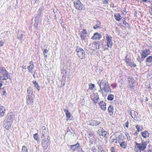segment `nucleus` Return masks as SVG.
I'll return each instance as SVG.
<instances>
[{
    "label": "nucleus",
    "instance_id": "obj_32",
    "mask_svg": "<svg viewBox=\"0 0 152 152\" xmlns=\"http://www.w3.org/2000/svg\"><path fill=\"white\" fill-rule=\"evenodd\" d=\"M120 144V146L123 148H126L127 146V142L125 141H123Z\"/></svg>",
    "mask_w": 152,
    "mask_h": 152
},
{
    "label": "nucleus",
    "instance_id": "obj_60",
    "mask_svg": "<svg viewBox=\"0 0 152 152\" xmlns=\"http://www.w3.org/2000/svg\"><path fill=\"white\" fill-rule=\"evenodd\" d=\"M148 88H150V85L149 84V86H148Z\"/></svg>",
    "mask_w": 152,
    "mask_h": 152
},
{
    "label": "nucleus",
    "instance_id": "obj_45",
    "mask_svg": "<svg viewBox=\"0 0 152 152\" xmlns=\"http://www.w3.org/2000/svg\"><path fill=\"white\" fill-rule=\"evenodd\" d=\"M110 151L111 152H115V147H112L111 148Z\"/></svg>",
    "mask_w": 152,
    "mask_h": 152
},
{
    "label": "nucleus",
    "instance_id": "obj_34",
    "mask_svg": "<svg viewBox=\"0 0 152 152\" xmlns=\"http://www.w3.org/2000/svg\"><path fill=\"white\" fill-rule=\"evenodd\" d=\"M114 98V96L112 94H109L107 96V99L110 101H112Z\"/></svg>",
    "mask_w": 152,
    "mask_h": 152
},
{
    "label": "nucleus",
    "instance_id": "obj_16",
    "mask_svg": "<svg viewBox=\"0 0 152 152\" xmlns=\"http://www.w3.org/2000/svg\"><path fill=\"white\" fill-rule=\"evenodd\" d=\"M98 105L101 109L103 111H105L106 110V103L103 101H101L99 102H98Z\"/></svg>",
    "mask_w": 152,
    "mask_h": 152
},
{
    "label": "nucleus",
    "instance_id": "obj_39",
    "mask_svg": "<svg viewBox=\"0 0 152 152\" xmlns=\"http://www.w3.org/2000/svg\"><path fill=\"white\" fill-rule=\"evenodd\" d=\"M123 24H124L123 26L125 28L128 27L129 26V24L127 23L125 20H124L123 21Z\"/></svg>",
    "mask_w": 152,
    "mask_h": 152
},
{
    "label": "nucleus",
    "instance_id": "obj_53",
    "mask_svg": "<svg viewBox=\"0 0 152 152\" xmlns=\"http://www.w3.org/2000/svg\"><path fill=\"white\" fill-rule=\"evenodd\" d=\"M1 80H0V88H1L3 85V82Z\"/></svg>",
    "mask_w": 152,
    "mask_h": 152
},
{
    "label": "nucleus",
    "instance_id": "obj_26",
    "mask_svg": "<svg viewBox=\"0 0 152 152\" xmlns=\"http://www.w3.org/2000/svg\"><path fill=\"white\" fill-rule=\"evenodd\" d=\"M49 140H44L42 142V145L44 149L47 148L49 144Z\"/></svg>",
    "mask_w": 152,
    "mask_h": 152
},
{
    "label": "nucleus",
    "instance_id": "obj_63",
    "mask_svg": "<svg viewBox=\"0 0 152 152\" xmlns=\"http://www.w3.org/2000/svg\"><path fill=\"white\" fill-rule=\"evenodd\" d=\"M151 11H152V7L151 8Z\"/></svg>",
    "mask_w": 152,
    "mask_h": 152
},
{
    "label": "nucleus",
    "instance_id": "obj_4",
    "mask_svg": "<svg viewBox=\"0 0 152 152\" xmlns=\"http://www.w3.org/2000/svg\"><path fill=\"white\" fill-rule=\"evenodd\" d=\"M76 51L77 53V55L80 58L83 59L85 58V52L82 48L79 46H77Z\"/></svg>",
    "mask_w": 152,
    "mask_h": 152
},
{
    "label": "nucleus",
    "instance_id": "obj_35",
    "mask_svg": "<svg viewBox=\"0 0 152 152\" xmlns=\"http://www.w3.org/2000/svg\"><path fill=\"white\" fill-rule=\"evenodd\" d=\"M33 137L34 139L37 142L39 140V137L37 133L34 134L33 135Z\"/></svg>",
    "mask_w": 152,
    "mask_h": 152
},
{
    "label": "nucleus",
    "instance_id": "obj_42",
    "mask_svg": "<svg viewBox=\"0 0 152 152\" xmlns=\"http://www.w3.org/2000/svg\"><path fill=\"white\" fill-rule=\"evenodd\" d=\"M112 136H111L110 139H111V141L112 142H115V141L117 140V139H116V137H113V139H112Z\"/></svg>",
    "mask_w": 152,
    "mask_h": 152
},
{
    "label": "nucleus",
    "instance_id": "obj_2",
    "mask_svg": "<svg viewBox=\"0 0 152 152\" xmlns=\"http://www.w3.org/2000/svg\"><path fill=\"white\" fill-rule=\"evenodd\" d=\"M147 145L146 142H142L140 143L136 142L134 150L136 152H141V151H143L146 148Z\"/></svg>",
    "mask_w": 152,
    "mask_h": 152
},
{
    "label": "nucleus",
    "instance_id": "obj_36",
    "mask_svg": "<svg viewBox=\"0 0 152 152\" xmlns=\"http://www.w3.org/2000/svg\"><path fill=\"white\" fill-rule=\"evenodd\" d=\"M21 152H28L27 147L25 145L23 146Z\"/></svg>",
    "mask_w": 152,
    "mask_h": 152
},
{
    "label": "nucleus",
    "instance_id": "obj_6",
    "mask_svg": "<svg viewBox=\"0 0 152 152\" xmlns=\"http://www.w3.org/2000/svg\"><path fill=\"white\" fill-rule=\"evenodd\" d=\"M98 134L100 136H102L104 138H107L109 133L107 132L103 128L99 129L97 131Z\"/></svg>",
    "mask_w": 152,
    "mask_h": 152
},
{
    "label": "nucleus",
    "instance_id": "obj_61",
    "mask_svg": "<svg viewBox=\"0 0 152 152\" xmlns=\"http://www.w3.org/2000/svg\"><path fill=\"white\" fill-rule=\"evenodd\" d=\"M33 76L35 77V74H34L33 75Z\"/></svg>",
    "mask_w": 152,
    "mask_h": 152
},
{
    "label": "nucleus",
    "instance_id": "obj_3",
    "mask_svg": "<svg viewBox=\"0 0 152 152\" xmlns=\"http://www.w3.org/2000/svg\"><path fill=\"white\" fill-rule=\"evenodd\" d=\"M0 74L3 76H0V80H6L8 79V76L10 75L9 73L4 67L0 66Z\"/></svg>",
    "mask_w": 152,
    "mask_h": 152
},
{
    "label": "nucleus",
    "instance_id": "obj_27",
    "mask_svg": "<svg viewBox=\"0 0 152 152\" xmlns=\"http://www.w3.org/2000/svg\"><path fill=\"white\" fill-rule=\"evenodd\" d=\"M5 112V109L4 107L1 106L0 107V116L2 117L4 116Z\"/></svg>",
    "mask_w": 152,
    "mask_h": 152
},
{
    "label": "nucleus",
    "instance_id": "obj_29",
    "mask_svg": "<svg viewBox=\"0 0 152 152\" xmlns=\"http://www.w3.org/2000/svg\"><path fill=\"white\" fill-rule=\"evenodd\" d=\"M80 144L78 142L76 144L74 145H72L70 146L71 148L73 151H75L76 150L78 149L80 147Z\"/></svg>",
    "mask_w": 152,
    "mask_h": 152
},
{
    "label": "nucleus",
    "instance_id": "obj_25",
    "mask_svg": "<svg viewBox=\"0 0 152 152\" xmlns=\"http://www.w3.org/2000/svg\"><path fill=\"white\" fill-rule=\"evenodd\" d=\"M99 83V86L100 87V88L101 89L102 87L103 86L105 85H106L108 83V82H107L106 80H105L104 79L102 80H99L98 82V83Z\"/></svg>",
    "mask_w": 152,
    "mask_h": 152
},
{
    "label": "nucleus",
    "instance_id": "obj_9",
    "mask_svg": "<svg viewBox=\"0 0 152 152\" xmlns=\"http://www.w3.org/2000/svg\"><path fill=\"white\" fill-rule=\"evenodd\" d=\"M116 139H117V140L115 141V143H120L121 142L124 141V140L125 139V138L123 134L121 133L120 134L118 135H116Z\"/></svg>",
    "mask_w": 152,
    "mask_h": 152
},
{
    "label": "nucleus",
    "instance_id": "obj_57",
    "mask_svg": "<svg viewBox=\"0 0 152 152\" xmlns=\"http://www.w3.org/2000/svg\"><path fill=\"white\" fill-rule=\"evenodd\" d=\"M103 3L104 4H108V2L107 1L104 0V1Z\"/></svg>",
    "mask_w": 152,
    "mask_h": 152
},
{
    "label": "nucleus",
    "instance_id": "obj_24",
    "mask_svg": "<svg viewBox=\"0 0 152 152\" xmlns=\"http://www.w3.org/2000/svg\"><path fill=\"white\" fill-rule=\"evenodd\" d=\"M142 136L144 138H146L149 137L150 133L147 131L145 130L141 133Z\"/></svg>",
    "mask_w": 152,
    "mask_h": 152
},
{
    "label": "nucleus",
    "instance_id": "obj_14",
    "mask_svg": "<svg viewBox=\"0 0 152 152\" xmlns=\"http://www.w3.org/2000/svg\"><path fill=\"white\" fill-rule=\"evenodd\" d=\"M127 55L126 57L125 61L127 66H130L131 67H135L136 66V64L131 61V60L129 58H127Z\"/></svg>",
    "mask_w": 152,
    "mask_h": 152
},
{
    "label": "nucleus",
    "instance_id": "obj_21",
    "mask_svg": "<svg viewBox=\"0 0 152 152\" xmlns=\"http://www.w3.org/2000/svg\"><path fill=\"white\" fill-rule=\"evenodd\" d=\"M107 110L109 115L111 116L113 115L114 112V109L113 106L110 105L108 108Z\"/></svg>",
    "mask_w": 152,
    "mask_h": 152
},
{
    "label": "nucleus",
    "instance_id": "obj_56",
    "mask_svg": "<svg viewBox=\"0 0 152 152\" xmlns=\"http://www.w3.org/2000/svg\"><path fill=\"white\" fill-rule=\"evenodd\" d=\"M147 152H152V148L147 150Z\"/></svg>",
    "mask_w": 152,
    "mask_h": 152
},
{
    "label": "nucleus",
    "instance_id": "obj_48",
    "mask_svg": "<svg viewBox=\"0 0 152 152\" xmlns=\"http://www.w3.org/2000/svg\"><path fill=\"white\" fill-rule=\"evenodd\" d=\"M111 86L113 88H115L117 86V84L116 83L114 84H111Z\"/></svg>",
    "mask_w": 152,
    "mask_h": 152
},
{
    "label": "nucleus",
    "instance_id": "obj_12",
    "mask_svg": "<svg viewBox=\"0 0 152 152\" xmlns=\"http://www.w3.org/2000/svg\"><path fill=\"white\" fill-rule=\"evenodd\" d=\"M130 115L131 116L134 120L136 121H138L139 119L138 118V113L134 110H132L130 112Z\"/></svg>",
    "mask_w": 152,
    "mask_h": 152
},
{
    "label": "nucleus",
    "instance_id": "obj_33",
    "mask_svg": "<svg viewBox=\"0 0 152 152\" xmlns=\"http://www.w3.org/2000/svg\"><path fill=\"white\" fill-rule=\"evenodd\" d=\"M135 128L137 129V131L134 134V135H136L139 133L140 130V126L138 125H136L135 126Z\"/></svg>",
    "mask_w": 152,
    "mask_h": 152
},
{
    "label": "nucleus",
    "instance_id": "obj_40",
    "mask_svg": "<svg viewBox=\"0 0 152 152\" xmlns=\"http://www.w3.org/2000/svg\"><path fill=\"white\" fill-rule=\"evenodd\" d=\"M94 87L95 85L94 84L91 83L89 85V88L91 90H92Z\"/></svg>",
    "mask_w": 152,
    "mask_h": 152
},
{
    "label": "nucleus",
    "instance_id": "obj_23",
    "mask_svg": "<svg viewBox=\"0 0 152 152\" xmlns=\"http://www.w3.org/2000/svg\"><path fill=\"white\" fill-rule=\"evenodd\" d=\"M64 111L65 113V114L66 117V121H68L69 118H70L71 116V114L69 110L66 109H64Z\"/></svg>",
    "mask_w": 152,
    "mask_h": 152
},
{
    "label": "nucleus",
    "instance_id": "obj_1",
    "mask_svg": "<svg viewBox=\"0 0 152 152\" xmlns=\"http://www.w3.org/2000/svg\"><path fill=\"white\" fill-rule=\"evenodd\" d=\"M34 96L33 94V89L31 87H28L27 90L26 103L29 105H32L34 102Z\"/></svg>",
    "mask_w": 152,
    "mask_h": 152
},
{
    "label": "nucleus",
    "instance_id": "obj_49",
    "mask_svg": "<svg viewBox=\"0 0 152 152\" xmlns=\"http://www.w3.org/2000/svg\"><path fill=\"white\" fill-rule=\"evenodd\" d=\"M99 27V26L97 24L93 26V28L94 29H97Z\"/></svg>",
    "mask_w": 152,
    "mask_h": 152
},
{
    "label": "nucleus",
    "instance_id": "obj_38",
    "mask_svg": "<svg viewBox=\"0 0 152 152\" xmlns=\"http://www.w3.org/2000/svg\"><path fill=\"white\" fill-rule=\"evenodd\" d=\"M48 52V50L47 49H44L43 51L44 56L46 58H47V55H46V54Z\"/></svg>",
    "mask_w": 152,
    "mask_h": 152
},
{
    "label": "nucleus",
    "instance_id": "obj_62",
    "mask_svg": "<svg viewBox=\"0 0 152 152\" xmlns=\"http://www.w3.org/2000/svg\"><path fill=\"white\" fill-rule=\"evenodd\" d=\"M121 0L122 1H126V0Z\"/></svg>",
    "mask_w": 152,
    "mask_h": 152
},
{
    "label": "nucleus",
    "instance_id": "obj_50",
    "mask_svg": "<svg viewBox=\"0 0 152 152\" xmlns=\"http://www.w3.org/2000/svg\"><path fill=\"white\" fill-rule=\"evenodd\" d=\"M91 151L93 152H95L96 151V149L95 147H93L91 149Z\"/></svg>",
    "mask_w": 152,
    "mask_h": 152
},
{
    "label": "nucleus",
    "instance_id": "obj_17",
    "mask_svg": "<svg viewBox=\"0 0 152 152\" xmlns=\"http://www.w3.org/2000/svg\"><path fill=\"white\" fill-rule=\"evenodd\" d=\"M15 114L12 112H10L7 114L6 117V120L11 121V122H13V119L15 118Z\"/></svg>",
    "mask_w": 152,
    "mask_h": 152
},
{
    "label": "nucleus",
    "instance_id": "obj_13",
    "mask_svg": "<svg viewBox=\"0 0 152 152\" xmlns=\"http://www.w3.org/2000/svg\"><path fill=\"white\" fill-rule=\"evenodd\" d=\"M102 37V35L98 32H95L91 37V39L94 40H99Z\"/></svg>",
    "mask_w": 152,
    "mask_h": 152
},
{
    "label": "nucleus",
    "instance_id": "obj_54",
    "mask_svg": "<svg viewBox=\"0 0 152 152\" xmlns=\"http://www.w3.org/2000/svg\"><path fill=\"white\" fill-rule=\"evenodd\" d=\"M78 152H84L82 150V149L79 148L78 149Z\"/></svg>",
    "mask_w": 152,
    "mask_h": 152
},
{
    "label": "nucleus",
    "instance_id": "obj_22",
    "mask_svg": "<svg viewBox=\"0 0 152 152\" xmlns=\"http://www.w3.org/2000/svg\"><path fill=\"white\" fill-rule=\"evenodd\" d=\"M89 46L92 49L94 50L99 48V46L98 45V43L96 42H94L93 43L90 44Z\"/></svg>",
    "mask_w": 152,
    "mask_h": 152
},
{
    "label": "nucleus",
    "instance_id": "obj_55",
    "mask_svg": "<svg viewBox=\"0 0 152 152\" xmlns=\"http://www.w3.org/2000/svg\"><path fill=\"white\" fill-rule=\"evenodd\" d=\"M21 67L22 68L24 69H27V67H26V65H23V66H22Z\"/></svg>",
    "mask_w": 152,
    "mask_h": 152
},
{
    "label": "nucleus",
    "instance_id": "obj_41",
    "mask_svg": "<svg viewBox=\"0 0 152 152\" xmlns=\"http://www.w3.org/2000/svg\"><path fill=\"white\" fill-rule=\"evenodd\" d=\"M98 151L99 152H105V150L101 147H99Z\"/></svg>",
    "mask_w": 152,
    "mask_h": 152
},
{
    "label": "nucleus",
    "instance_id": "obj_46",
    "mask_svg": "<svg viewBox=\"0 0 152 152\" xmlns=\"http://www.w3.org/2000/svg\"><path fill=\"white\" fill-rule=\"evenodd\" d=\"M129 122L128 121H127L124 124V126L128 128L129 127Z\"/></svg>",
    "mask_w": 152,
    "mask_h": 152
},
{
    "label": "nucleus",
    "instance_id": "obj_37",
    "mask_svg": "<svg viewBox=\"0 0 152 152\" xmlns=\"http://www.w3.org/2000/svg\"><path fill=\"white\" fill-rule=\"evenodd\" d=\"M1 93L3 95H5L6 94V91L4 89V88H1L0 89Z\"/></svg>",
    "mask_w": 152,
    "mask_h": 152
},
{
    "label": "nucleus",
    "instance_id": "obj_5",
    "mask_svg": "<svg viewBox=\"0 0 152 152\" xmlns=\"http://www.w3.org/2000/svg\"><path fill=\"white\" fill-rule=\"evenodd\" d=\"M74 6L77 10H81L83 9L84 6L80 0H75L73 2Z\"/></svg>",
    "mask_w": 152,
    "mask_h": 152
},
{
    "label": "nucleus",
    "instance_id": "obj_20",
    "mask_svg": "<svg viewBox=\"0 0 152 152\" xmlns=\"http://www.w3.org/2000/svg\"><path fill=\"white\" fill-rule=\"evenodd\" d=\"M145 62H146V65L147 66H151V64H149L152 63V55L148 56L146 59Z\"/></svg>",
    "mask_w": 152,
    "mask_h": 152
},
{
    "label": "nucleus",
    "instance_id": "obj_51",
    "mask_svg": "<svg viewBox=\"0 0 152 152\" xmlns=\"http://www.w3.org/2000/svg\"><path fill=\"white\" fill-rule=\"evenodd\" d=\"M38 24H39V23H38V22L37 23H34V26L35 27H36V28H37L38 27Z\"/></svg>",
    "mask_w": 152,
    "mask_h": 152
},
{
    "label": "nucleus",
    "instance_id": "obj_18",
    "mask_svg": "<svg viewBox=\"0 0 152 152\" xmlns=\"http://www.w3.org/2000/svg\"><path fill=\"white\" fill-rule=\"evenodd\" d=\"M87 34V32L86 30L83 29L81 31L80 35V37L82 40H84L86 39Z\"/></svg>",
    "mask_w": 152,
    "mask_h": 152
},
{
    "label": "nucleus",
    "instance_id": "obj_15",
    "mask_svg": "<svg viewBox=\"0 0 152 152\" xmlns=\"http://www.w3.org/2000/svg\"><path fill=\"white\" fill-rule=\"evenodd\" d=\"M102 89L104 91V92L105 93H112L110 87L108 83L106 85H105L103 86H102Z\"/></svg>",
    "mask_w": 152,
    "mask_h": 152
},
{
    "label": "nucleus",
    "instance_id": "obj_44",
    "mask_svg": "<svg viewBox=\"0 0 152 152\" xmlns=\"http://www.w3.org/2000/svg\"><path fill=\"white\" fill-rule=\"evenodd\" d=\"M4 44V42L3 40H0V47H2Z\"/></svg>",
    "mask_w": 152,
    "mask_h": 152
},
{
    "label": "nucleus",
    "instance_id": "obj_59",
    "mask_svg": "<svg viewBox=\"0 0 152 152\" xmlns=\"http://www.w3.org/2000/svg\"><path fill=\"white\" fill-rule=\"evenodd\" d=\"M143 2H146L148 0H141Z\"/></svg>",
    "mask_w": 152,
    "mask_h": 152
},
{
    "label": "nucleus",
    "instance_id": "obj_10",
    "mask_svg": "<svg viewBox=\"0 0 152 152\" xmlns=\"http://www.w3.org/2000/svg\"><path fill=\"white\" fill-rule=\"evenodd\" d=\"M28 65H29L27 67L28 71L29 72L33 74L34 72V69L35 68L34 63L32 61H31L29 62Z\"/></svg>",
    "mask_w": 152,
    "mask_h": 152
},
{
    "label": "nucleus",
    "instance_id": "obj_58",
    "mask_svg": "<svg viewBox=\"0 0 152 152\" xmlns=\"http://www.w3.org/2000/svg\"><path fill=\"white\" fill-rule=\"evenodd\" d=\"M43 7H40L39 8V10H43Z\"/></svg>",
    "mask_w": 152,
    "mask_h": 152
},
{
    "label": "nucleus",
    "instance_id": "obj_7",
    "mask_svg": "<svg viewBox=\"0 0 152 152\" xmlns=\"http://www.w3.org/2000/svg\"><path fill=\"white\" fill-rule=\"evenodd\" d=\"M90 98L94 103H98L99 98L97 93H93L91 95Z\"/></svg>",
    "mask_w": 152,
    "mask_h": 152
},
{
    "label": "nucleus",
    "instance_id": "obj_11",
    "mask_svg": "<svg viewBox=\"0 0 152 152\" xmlns=\"http://www.w3.org/2000/svg\"><path fill=\"white\" fill-rule=\"evenodd\" d=\"M112 37L110 36L107 34L106 36V40L107 41V45L108 47L111 48L113 46Z\"/></svg>",
    "mask_w": 152,
    "mask_h": 152
},
{
    "label": "nucleus",
    "instance_id": "obj_28",
    "mask_svg": "<svg viewBox=\"0 0 152 152\" xmlns=\"http://www.w3.org/2000/svg\"><path fill=\"white\" fill-rule=\"evenodd\" d=\"M89 122L91 123V124H90L91 125H92L93 126L94 125L95 126H97L100 123L99 121L97 120H91L89 121Z\"/></svg>",
    "mask_w": 152,
    "mask_h": 152
},
{
    "label": "nucleus",
    "instance_id": "obj_19",
    "mask_svg": "<svg viewBox=\"0 0 152 152\" xmlns=\"http://www.w3.org/2000/svg\"><path fill=\"white\" fill-rule=\"evenodd\" d=\"M12 123L11 121L6 120L4 123V126L6 129L9 130L10 128Z\"/></svg>",
    "mask_w": 152,
    "mask_h": 152
},
{
    "label": "nucleus",
    "instance_id": "obj_30",
    "mask_svg": "<svg viewBox=\"0 0 152 152\" xmlns=\"http://www.w3.org/2000/svg\"><path fill=\"white\" fill-rule=\"evenodd\" d=\"M114 16L116 20L118 21H119L122 18L121 15L119 13L115 14Z\"/></svg>",
    "mask_w": 152,
    "mask_h": 152
},
{
    "label": "nucleus",
    "instance_id": "obj_31",
    "mask_svg": "<svg viewBox=\"0 0 152 152\" xmlns=\"http://www.w3.org/2000/svg\"><path fill=\"white\" fill-rule=\"evenodd\" d=\"M32 82L34 85L35 87L37 89L38 91H39L40 90V86L38 83L35 80L33 81Z\"/></svg>",
    "mask_w": 152,
    "mask_h": 152
},
{
    "label": "nucleus",
    "instance_id": "obj_47",
    "mask_svg": "<svg viewBox=\"0 0 152 152\" xmlns=\"http://www.w3.org/2000/svg\"><path fill=\"white\" fill-rule=\"evenodd\" d=\"M125 135L127 137V140H130V137H129V134L127 133H126L125 134Z\"/></svg>",
    "mask_w": 152,
    "mask_h": 152
},
{
    "label": "nucleus",
    "instance_id": "obj_52",
    "mask_svg": "<svg viewBox=\"0 0 152 152\" xmlns=\"http://www.w3.org/2000/svg\"><path fill=\"white\" fill-rule=\"evenodd\" d=\"M1 80H0V88H1L3 85V82Z\"/></svg>",
    "mask_w": 152,
    "mask_h": 152
},
{
    "label": "nucleus",
    "instance_id": "obj_43",
    "mask_svg": "<svg viewBox=\"0 0 152 152\" xmlns=\"http://www.w3.org/2000/svg\"><path fill=\"white\" fill-rule=\"evenodd\" d=\"M46 129L45 128L44 130L42 131V135L43 137H45L46 134Z\"/></svg>",
    "mask_w": 152,
    "mask_h": 152
},
{
    "label": "nucleus",
    "instance_id": "obj_8",
    "mask_svg": "<svg viewBox=\"0 0 152 152\" xmlns=\"http://www.w3.org/2000/svg\"><path fill=\"white\" fill-rule=\"evenodd\" d=\"M151 52L149 49H146L142 51L141 53V57L143 60L146 57L151 54Z\"/></svg>",
    "mask_w": 152,
    "mask_h": 152
}]
</instances>
